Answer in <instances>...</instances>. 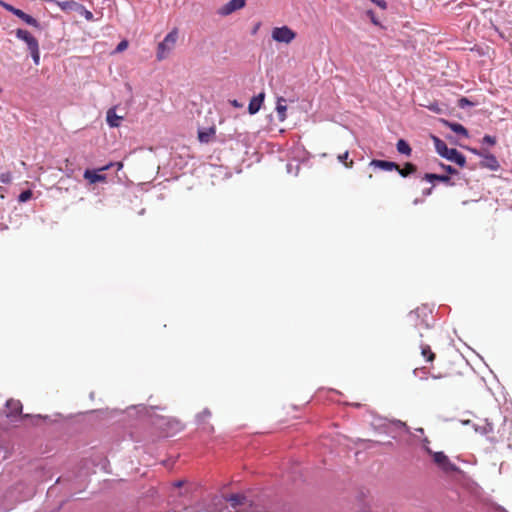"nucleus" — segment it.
<instances>
[{
  "label": "nucleus",
  "instance_id": "obj_1",
  "mask_svg": "<svg viewBox=\"0 0 512 512\" xmlns=\"http://www.w3.org/2000/svg\"><path fill=\"white\" fill-rule=\"evenodd\" d=\"M435 147L439 155L447 160L456 163L460 167L466 164L465 156L455 148H448L446 143L438 138H435Z\"/></svg>",
  "mask_w": 512,
  "mask_h": 512
},
{
  "label": "nucleus",
  "instance_id": "obj_2",
  "mask_svg": "<svg viewBox=\"0 0 512 512\" xmlns=\"http://www.w3.org/2000/svg\"><path fill=\"white\" fill-rule=\"evenodd\" d=\"M178 39V31L176 29L169 32L164 40L158 44L157 48V60L162 61L170 54L175 48Z\"/></svg>",
  "mask_w": 512,
  "mask_h": 512
},
{
  "label": "nucleus",
  "instance_id": "obj_3",
  "mask_svg": "<svg viewBox=\"0 0 512 512\" xmlns=\"http://www.w3.org/2000/svg\"><path fill=\"white\" fill-rule=\"evenodd\" d=\"M427 451L431 454L433 462L445 474H454L459 472V468L451 462L444 452H432L430 449H427Z\"/></svg>",
  "mask_w": 512,
  "mask_h": 512
},
{
  "label": "nucleus",
  "instance_id": "obj_4",
  "mask_svg": "<svg viewBox=\"0 0 512 512\" xmlns=\"http://www.w3.org/2000/svg\"><path fill=\"white\" fill-rule=\"evenodd\" d=\"M272 38L276 42L289 44L296 38V33L288 26L275 27Z\"/></svg>",
  "mask_w": 512,
  "mask_h": 512
},
{
  "label": "nucleus",
  "instance_id": "obj_5",
  "mask_svg": "<svg viewBox=\"0 0 512 512\" xmlns=\"http://www.w3.org/2000/svg\"><path fill=\"white\" fill-rule=\"evenodd\" d=\"M113 166L112 163L102 167V168H99L98 170H90V169H86L85 172H84V175L83 177L90 183V184H94V183H97V182H105L106 181V176L104 174H100L99 172L100 171H106L108 169H110L111 167Z\"/></svg>",
  "mask_w": 512,
  "mask_h": 512
},
{
  "label": "nucleus",
  "instance_id": "obj_6",
  "mask_svg": "<svg viewBox=\"0 0 512 512\" xmlns=\"http://www.w3.org/2000/svg\"><path fill=\"white\" fill-rule=\"evenodd\" d=\"M473 152L483 158L480 162L481 167L490 169L492 171H497L499 169V162L494 155L484 152H478L476 150H473Z\"/></svg>",
  "mask_w": 512,
  "mask_h": 512
},
{
  "label": "nucleus",
  "instance_id": "obj_7",
  "mask_svg": "<svg viewBox=\"0 0 512 512\" xmlns=\"http://www.w3.org/2000/svg\"><path fill=\"white\" fill-rule=\"evenodd\" d=\"M16 37L27 44L28 50L39 46L38 40L27 30L17 29Z\"/></svg>",
  "mask_w": 512,
  "mask_h": 512
},
{
  "label": "nucleus",
  "instance_id": "obj_8",
  "mask_svg": "<svg viewBox=\"0 0 512 512\" xmlns=\"http://www.w3.org/2000/svg\"><path fill=\"white\" fill-rule=\"evenodd\" d=\"M7 417H17L22 414V403L19 400L10 399L6 403Z\"/></svg>",
  "mask_w": 512,
  "mask_h": 512
},
{
  "label": "nucleus",
  "instance_id": "obj_9",
  "mask_svg": "<svg viewBox=\"0 0 512 512\" xmlns=\"http://www.w3.org/2000/svg\"><path fill=\"white\" fill-rule=\"evenodd\" d=\"M245 6V0H230L219 11L221 15H229Z\"/></svg>",
  "mask_w": 512,
  "mask_h": 512
},
{
  "label": "nucleus",
  "instance_id": "obj_10",
  "mask_svg": "<svg viewBox=\"0 0 512 512\" xmlns=\"http://www.w3.org/2000/svg\"><path fill=\"white\" fill-rule=\"evenodd\" d=\"M239 512H272L270 508L264 504H261L258 500L254 501L250 499L247 508H240Z\"/></svg>",
  "mask_w": 512,
  "mask_h": 512
},
{
  "label": "nucleus",
  "instance_id": "obj_11",
  "mask_svg": "<svg viewBox=\"0 0 512 512\" xmlns=\"http://www.w3.org/2000/svg\"><path fill=\"white\" fill-rule=\"evenodd\" d=\"M264 98H265V94L260 93L256 96H254L250 100V103L248 106V111L251 115L256 114L260 110L261 105L263 104Z\"/></svg>",
  "mask_w": 512,
  "mask_h": 512
},
{
  "label": "nucleus",
  "instance_id": "obj_12",
  "mask_svg": "<svg viewBox=\"0 0 512 512\" xmlns=\"http://www.w3.org/2000/svg\"><path fill=\"white\" fill-rule=\"evenodd\" d=\"M370 166H374L385 171H392L398 169V164L395 162L377 159L372 160L370 162Z\"/></svg>",
  "mask_w": 512,
  "mask_h": 512
},
{
  "label": "nucleus",
  "instance_id": "obj_13",
  "mask_svg": "<svg viewBox=\"0 0 512 512\" xmlns=\"http://www.w3.org/2000/svg\"><path fill=\"white\" fill-rule=\"evenodd\" d=\"M475 431L482 435L490 436L494 433V425L491 422L485 420L483 423L477 424L475 426Z\"/></svg>",
  "mask_w": 512,
  "mask_h": 512
},
{
  "label": "nucleus",
  "instance_id": "obj_14",
  "mask_svg": "<svg viewBox=\"0 0 512 512\" xmlns=\"http://www.w3.org/2000/svg\"><path fill=\"white\" fill-rule=\"evenodd\" d=\"M106 120L110 127H119L122 117L116 114L115 108L113 107L107 111Z\"/></svg>",
  "mask_w": 512,
  "mask_h": 512
},
{
  "label": "nucleus",
  "instance_id": "obj_15",
  "mask_svg": "<svg viewBox=\"0 0 512 512\" xmlns=\"http://www.w3.org/2000/svg\"><path fill=\"white\" fill-rule=\"evenodd\" d=\"M286 100L280 97L277 101L276 111L278 120L283 122L286 119L287 106L285 105Z\"/></svg>",
  "mask_w": 512,
  "mask_h": 512
},
{
  "label": "nucleus",
  "instance_id": "obj_16",
  "mask_svg": "<svg viewBox=\"0 0 512 512\" xmlns=\"http://www.w3.org/2000/svg\"><path fill=\"white\" fill-rule=\"evenodd\" d=\"M395 170L400 174V176L405 178L415 173L417 171V167L413 163L407 162L405 163L403 168H400V166L398 165V169Z\"/></svg>",
  "mask_w": 512,
  "mask_h": 512
},
{
  "label": "nucleus",
  "instance_id": "obj_17",
  "mask_svg": "<svg viewBox=\"0 0 512 512\" xmlns=\"http://www.w3.org/2000/svg\"><path fill=\"white\" fill-rule=\"evenodd\" d=\"M15 16H17L18 18L22 19L28 25H31V26L36 27V28L39 27V23H38V21L35 18H33L32 16L26 14L25 12H23L20 9H18V11L16 12Z\"/></svg>",
  "mask_w": 512,
  "mask_h": 512
},
{
  "label": "nucleus",
  "instance_id": "obj_18",
  "mask_svg": "<svg viewBox=\"0 0 512 512\" xmlns=\"http://www.w3.org/2000/svg\"><path fill=\"white\" fill-rule=\"evenodd\" d=\"M445 123L456 134L464 136V137H468V131L462 124L456 123V122H447V121Z\"/></svg>",
  "mask_w": 512,
  "mask_h": 512
},
{
  "label": "nucleus",
  "instance_id": "obj_19",
  "mask_svg": "<svg viewBox=\"0 0 512 512\" xmlns=\"http://www.w3.org/2000/svg\"><path fill=\"white\" fill-rule=\"evenodd\" d=\"M214 134H215V128H213V127L206 129V130H199L198 139L202 143H208Z\"/></svg>",
  "mask_w": 512,
  "mask_h": 512
},
{
  "label": "nucleus",
  "instance_id": "obj_20",
  "mask_svg": "<svg viewBox=\"0 0 512 512\" xmlns=\"http://www.w3.org/2000/svg\"><path fill=\"white\" fill-rule=\"evenodd\" d=\"M424 179L429 181V182H432V181H440V182H443V183H446V184H451L450 183V177L448 175H439V174H433V173H426L425 176H424Z\"/></svg>",
  "mask_w": 512,
  "mask_h": 512
},
{
  "label": "nucleus",
  "instance_id": "obj_21",
  "mask_svg": "<svg viewBox=\"0 0 512 512\" xmlns=\"http://www.w3.org/2000/svg\"><path fill=\"white\" fill-rule=\"evenodd\" d=\"M396 148L400 154H404L406 156L411 155L412 149L409 146V144L403 139L398 140V142L396 144Z\"/></svg>",
  "mask_w": 512,
  "mask_h": 512
},
{
  "label": "nucleus",
  "instance_id": "obj_22",
  "mask_svg": "<svg viewBox=\"0 0 512 512\" xmlns=\"http://www.w3.org/2000/svg\"><path fill=\"white\" fill-rule=\"evenodd\" d=\"M211 417V412L204 409L197 415V422L199 425H204L203 429L207 430V420Z\"/></svg>",
  "mask_w": 512,
  "mask_h": 512
},
{
  "label": "nucleus",
  "instance_id": "obj_23",
  "mask_svg": "<svg viewBox=\"0 0 512 512\" xmlns=\"http://www.w3.org/2000/svg\"><path fill=\"white\" fill-rule=\"evenodd\" d=\"M421 355L428 361L432 362L435 359V353L431 350L429 345L421 346Z\"/></svg>",
  "mask_w": 512,
  "mask_h": 512
},
{
  "label": "nucleus",
  "instance_id": "obj_24",
  "mask_svg": "<svg viewBox=\"0 0 512 512\" xmlns=\"http://www.w3.org/2000/svg\"><path fill=\"white\" fill-rule=\"evenodd\" d=\"M337 158H338L339 162H341L346 168H352L354 165V161L352 159H350V160L348 159L349 158L348 151H345L344 153L339 154Z\"/></svg>",
  "mask_w": 512,
  "mask_h": 512
},
{
  "label": "nucleus",
  "instance_id": "obj_25",
  "mask_svg": "<svg viewBox=\"0 0 512 512\" xmlns=\"http://www.w3.org/2000/svg\"><path fill=\"white\" fill-rule=\"evenodd\" d=\"M56 5L63 11L70 10V9H76V6H78V3L74 1H55Z\"/></svg>",
  "mask_w": 512,
  "mask_h": 512
},
{
  "label": "nucleus",
  "instance_id": "obj_26",
  "mask_svg": "<svg viewBox=\"0 0 512 512\" xmlns=\"http://www.w3.org/2000/svg\"><path fill=\"white\" fill-rule=\"evenodd\" d=\"M75 10H77L81 15H83L86 20H88V21L93 20L92 12L87 10L83 5L78 4V6H76Z\"/></svg>",
  "mask_w": 512,
  "mask_h": 512
},
{
  "label": "nucleus",
  "instance_id": "obj_27",
  "mask_svg": "<svg viewBox=\"0 0 512 512\" xmlns=\"http://www.w3.org/2000/svg\"><path fill=\"white\" fill-rule=\"evenodd\" d=\"M29 51H30L31 57H32L35 65H39V63H40V50H39V46L34 47L33 49H30Z\"/></svg>",
  "mask_w": 512,
  "mask_h": 512
},
{
  "label": "nucleus",
  "instance_id": "obj_28",
  "mask_svg": "<svg viewBox=\"0 0 512 512\" xmlns=\"http://www.w3.org/2000/svg\"><path fill=\"white\" fill-rule=\"evenodd\" d=\"M12 179V173L9 171L0 174V182L3 184H10Z\"/></svg>",
  "mask_w": 512,
  "mask_h": 512
},
{
  "label": "nucleus",
  "instance_id": "obj_29",
  "mask_svg": "<svg viewBox=\"0 0 512 512\" xmlns=\"http://www.w3.org/2000/svg\"><path fill=\"white\" fill-rule=\"evenodd\" d=\"M32 195L33 194L31 190H25L19 195L18 201L21 203L26 202L31 199Z\"/></svg>",
  "mask_w": 512,
  "mask_h": 512
},
{
  "label": "nucleus",
  "instance_id": "obj_30",
  "mask_svg": "<svg viewBox=\"0 0 512 512\" xmlns=\"http://www.w3.org/2000/svg\"><path fill=\"white\" fill-rule=\"evenodd\" d=\"M23 419H31L32 424L37 425L39 421L43 420L44 418L40 415L37 416H31L29 414L22 415Z\"/></svg>",
  "mask_w": 512,
  "mask_h": 512
},
{
  "label": "nucleus",
  "instance_id": "obj_31",
  "mask_svg": "<svg viewBox=\"0 0 512 512\" xmlns=\"http://www.w3.org/2000/svg\"><path fill=\"white\" fill-rule=\"evenodd\" d=\"M0 6H2L4 9H6L7 11L13 13L14 15L16 14V12L18 11V8H15L13 7L12 5L4 2L3 0H0Z\"/></svg>",
  "mask_w": 512,
  "mask_h": 512
},
{
  "label": "nucleus",
  "instance_id": "obj_32",
  "mask_svg": "<svg viewBox=\"0 0 512 512\" xmlns=\"http://www.w3.org/2000/svg\"><path fill=\"white\" fill-rule=\"evenodd\" d=\"M128 47V41L127 40H122L116 47L115 49V52L117 53H120V52H123L124 50H126Z\"/></svg>",
  "mask_w": 512,
  "mask_h": 512
},
{
  "label": "nucleus",
  "instance_id": "obj_33",
  "mask_svg": "<svg viewBox=\"0 0 512 512\" xmlns=\"http://www.w3.org/2000/svg\"><path fill=\"white\" fill-rule=\"evenodd\" d=\"M483 142L487 143L489 145H495L496 144V138L490 135H485L483 137Z\"/></svg>",
  "mask_w": 512,
  "mask_h": 512
},
{
  "label": "nucleus",
  "instance_id": "obj_34",
  "mask_svg": "<svg viewBox=\"0 0 512 512\" xmlns=\"http://www.w3.org/2000/svg\"><path fill=\"white\" fill-rule=\"evenodd\" d=\"M441 167L448 173V174H457V170L453 168L450 165L441 164Z\"/></svg>",
  "mask_w": 512,
  "mask_h": 512
},
{
  "label": "nucleus",
  "instance_id": "obj_35",
  "mask_svg": "<svg viewBox=\"0 0 512 512\" xmlns=\"http://www.w3.org/2000/svg\"><path fill=\"white\" fill-rule=\"evenodd\" d=\"M372 3L376 4L381 9L387 8V3L384 0H370Z\"/></svg>",
  "mask_w": 512,
  "mask_h": 512
},
{
  "label": "nucleus",
  "instance_id": "obj_36",
  "mask_svg": "<svg viewBox=\"0 0 512 512\" xmlns=\"http://www.w3.org/2000/svg\"><path fill=\"white\" fill-rule=\"evenodd\" d=\"M230 104L235 108H241L243 105L239 103L236 99L230 100Z\"/></svg>",
  "mask_w": 512,
  "mask_h": 512
},
{
  "label": "nucleus",
  "instance_id": "obj_37",
  "mask_svg": "<svg viewBox=\"0 0 512 512\" xmlns=\"http://www.w3.org/2000/svg\"><path fill=\"white\" fill-rule=\"evenodd\" d=\"M367 14H368V15H369V17L371 18V21H372L374 24H376V25H377V24H378V22H377V20H376V19H375V17H374V12H373L372 10H369V11L367 12Z\"/></svg>",
  "mask_w": 512,
  "mask_h": 512
},
{
  "label": "nucleus",
  "instance_id": "obj_38",
  "mask_svg": "<svg viewBox=\"0 0 512 512\" xmlns=\"http://www.w3.org/2000/svg\"><path fill=\"white\" fill-rule=\"evenodd\" d=\"M184 481L183 480H178L176 482H174L173 486L176 487V488H180L184 485Z\"/></svg>",
  "mask_w": 512,
  "mask_h": 512
},
{
  "label": "nucleus",
  "instance_id": "obj_39",
  "mask_svg": "<svg viewBox=\"0 0 512 512\" xmlns=\"http://www.w3.org/2000/svg\"><path fill=\"white\" fill-rule=\"evenodd\" d=\"M208 512H222L221 510H218V509H214L212 506H209L208 507Z\"/></svg>",
  "mask_w": 512,
  "mask_h": 512
},
{
  "label": "nucleus",
  "instance_id": "obj_40",
  "mask_svg": "<svg viewBox=\"0 0 512 512\" xmlns=\"http://www.w3.org/2000/svg\"><path fill=\"white\" fill-rule=\"evenodd\" d=\"M169 424H173L176 429L180 427V424L177 421L169 422Z\"/></svg>",
  "mask_w": 512,
  "mask_h": 512
},
{
  "label": "nucleus",
  "instance_id": "obj_41",
  "mask_svg": "<svg viewBox=\"0 0 512 512\" xmlns=\"http://www.w3.org/2000/svg\"><path fill=\"white\" fill-rule=\"evenodd\" d=\"M466 103H468V100H467L466 98H462V99L460 100V105H461V106H463V104H466Z\"/></svg>",
  "mask_w": 512,
  "mask_h": 512
},
{
  "label": "nucleus",
  "instance_id": "obj_42",
  "mask_svg": "<svg viewBox=\"0 0 512 512\" xmlns=\"http://www.w3.org/2000/svg\"><path fill=\"white\" fill-rule=\"evenodd\" d=\"M215 500H217V502H218L219 504H222V502H223L221 498H216Z\"/></svg>",
  "mask_w": 512,
  "mask_h": 512
},
{
  "label": "nucleus",
  "instance_id": "obj_43",
  "mask_svg": "<svg viewBox=\"0 0 512 512\" xmlns=\"http://www.w3.org/2000/svg\"><path fill=\"white\" fill-rule=\"evenodd\" d=\"M117 165H118V169L122 168V166H123L121 162L117 163Z\"/></svg>",
  "mask_w": 512,
  "mask_h": 512
},
{
  "label": "nucleus",
  "instance_id": "obj_44",
  "mask_svg": "<svg viewBox=\"0 0 512 512\" xmlns=\"http://www.w3.org/2000/svg\"><path fill=\"white\" fill-rule=\"evenodd\" d=\"M414 315H416V312H411L410 313V317H413Z\"/></svg>",
  "mask_w": 512,
  "mask_h": 512
},
{
  "label": "nucleus",
  "instance_id": "obj_45",
  "mask_svg": "<svg viewBox=\"0 0 512 512\" xmlns=\"http://www.w3.org/2000/svg\"><path fill=\"white\" fill-rule=\"evenodd\" d=\"M208 430H209V431H212V430H213V426H211V425H210V426L208 427Z\"/></svg>",
  "mask_w": 512,
  "mask_h": 512
},
{
  "label": "nucleus",
  "instance_id": "obj_46",
  "mask_svg": "<svg viewBox=\"0 0 512 512\" xmlns=\"http://www.w3.org/2000/svg\"><path fill=\"white\" fill-rule=\"evenodd\" d=\"M2 92V89L0 88V93Z\"/></svg>",
  "mask_w": 512,
  "mask_h": 512
}]
</instances>
